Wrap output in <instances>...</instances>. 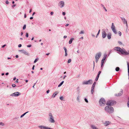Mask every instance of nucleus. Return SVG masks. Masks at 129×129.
Masks as SVG:
<instances>
[{
    "instance_id": "obj_1",
    "label": "nucleus",
    "mask_w": 129,
    "mask_h": 129,
    "mask_svg": "<svg viewBox=\"0 0 129 129\" xmlns=\"http://www.w3.org/2000/svg\"><path fill=\"white\" fill-rule=\"evenodd\" d=\"M114 50L119 52L118 53L119 54H122L124 55H126L127 54V51L125 49L123 48H122L119 47H116L114 48Z\"/></svg>"
},
{
    "instance_id": "obj_2",
    "label": "nucleus",
    "mask_w": 129,
    "mask_h": 129,
    "mask_svg": "<svg viewBox=\"0 0 129 129\" xmlns=\"http://www.w3.org/2000/svg\"><path fill=\"white\" fill-rule=\"evenodd\" d=\"M105 110L107 112L110 113L114 111L113 108L111 106H107L105 108Z\"/></svg>"
},
{
    "instance_id": "obj_3",
    "label": "nucleus",
    "mask_w": 129,
    "mask_h": 129,
    "mask_svg": "<svg viewBox=\"0 0 129 129\" xmlns=\"http://www.w3.org/2000/svg\"><path fill=\"white\" fill-rule=\"evenodd\" d=\"M48 118L50 122L51 123H54L55 122L54 118L52 113H50L48 114Z\"/></svg>"
},
{
    "instance_id": "obj_4",
    "label": "nucleus",
    "mask_w": 129,
    "mask_h": 129,
    "mask_svg": "<svg viewBox=\"0 0 129 129\" xmlns=\"http://www.w3.org/2000/svg\"><path fill=\"white\" fill-rule=\"evenodd\" d=\"M99 103L101 106H104L106 104V101L104 98H102L100 99Z\"/></svg>"
},
{
    "instance_id": "obj_5",
    "label": "nucleus",
    "mask_w": 129,
    "mask_h": 129,
    "mask_svg": "<svg viewBox=\"0 0 129 129\" xmlns=\"http://www.w3.org/2000/svg\"><path fill=\"white\" fill-rule=\"evenodd\" d=\"M101 52H99L96 54L95 56V58L96 59L95 61L96 62H98L99 59L101 56Z\"/></svg>"
},
{
    "instance_id": "obj_6",
    "label": "nucleus",
    "mask_w": 129,
    "mask_h": 129,
    "mask_svg": "<svg viewBox=\"0 0 129 129\" xmlns=\"http://www.w3.org/2000/svg\"><path fill=\"white\" fill-rule=\"evenodd\" d=\"M116 102L115 101L112 100H109L107 102L106 105H107L112 106L114 104H116Z\"/></svg>"
},
{
    "instance_id": "obj_7",
    "label": "nucleus",
    "mask_w": 129,
    "mask_h": 129,
    "mask_svg": "<svg viewBox=\"0 0 129 129\" xmlns=\"http://www.w3.org/2000/svg\"><path fill=\"white\" fill-rule=\"evenodd\" d=\"M93 81L92 80L90 79L88 81H84L82 82L83 85L91 84L92 83Z\"/></svg>"
},
{
    "instance_id": "obj_8",
    "label": "nucleus",
    "mask_w": 129,
    "mask_h": 129,
    "mask_svg": "<svg viewBox=\"0 0 129 129\" xmlns=\"http://www.w3.org/2000/svg\"><path fill=\"white\" fill-rule=\"evenodd\" d=\"M111 28L112 30L114 33L115 34H116L117 33V32L115 29V27L114 26L113 23H112Z\"/></svg>"
},
{
    "instance_id": "obj_9",
    "label": "nucleus",
    "mask_w": 129,
    "mask_h": 129,
    "mask_svg": "<svg viewBox=\"0 0 129 129\" xmlns=\"http://www.w3.org/2000/svg\"><path fill=\"white\" fill-rule=\"evenodd\" d=\"M21 94L20 93L18 92H16L11 94L10 95L12 96H18Z\"/></svg>"
},
{
    "instance_id": "obj_10",
    "label": "nucleus",
    "mask_w": 129,
    "mask_h": 129,
    "mask_svg": "<svg viewBox=\"0 0 129 129\" xmlns=\"http://www.w3.org/2000/svg\"><path fill=\"white\" fill-rule=\"evenodd\" d=\"M58 6L61 8L63 7L64 6V2L63 1H60L58 3Z\"/></svg>"
},
{
    "instance_id": "obj_11",
    "label": "nucleus",
    "mask_w": 129,
    "mask_h": 129,
    "mask_svg": "<svg viewBox=\"0 0 129 129\" xmlns=\"http://www.w3.org/2000/svg\"><path fill=\"white\" fill-rule=\"evenodd\" d=\"M122 20V21L123 23L124 24H126V26L127 27H128L127 24L126 20L124 17H120Z\"/></svg>"
},
{
    "instance_id": "obj_12",
    "label": "nucleus",
    "mask_w": 129,
    "mask_h": 129,
    "mask_svg": "<svg viewBox=\"0 0 129 129\" xmlns=\"http://www.w3.org/2000/svg\"><path fill=\"white\" fill-rule=\"evenodd\" d=\"M38 127L41 129H52V128L49 127L42 125L39 126Z\"/></svg>"
},
{
    "instance_id": "obj_13",
    "label": "nucleus",
    "mask_w": 129,
    "mask_h": 129,
    "mask_svg": "<svg viewBox=\"0 0 129 129\" xmlns=\"http://www.w3.org/2000/svg\"><path fill=\"white\" fill-rule=\"evenodd\" d=\"M103 124L104 125V126H107L110 124H111V122L110 121H106L104 122Z\"/></svg>"
},
{
    "instance_id": "obj_14",
    "label": "nucleus",
    "mask_w": 129,
    "mask_h": 129,
    "mask_svg": "<svg viewBox=\"0 0 129 129\" xmlns=\"http://www.w3.org/2000/svg\"><path fill=\"white\" fill-rule=\"evenodd\" d=\"M19 51L21 52L22 53L26 55H29L28 53L26 51L24 50H19Z\"/></svg>"
},
{
    "instance_id": "obj_15",
    "label": "nucleus",
    "mask_w": 129,
    "mask_h": 129,
    "mask_svg": "<svg viewBox=\"0 0 129 129\" xmlns=\"http://www.w3.org/2000/svg\"><path fill=\"white\" fill-rule=\"evenodd\" d=\"M123 92V90L121 89L120 92L118 93V94H115V96H119L121 95Z\"/></svg>"
},
{
    "instance_id": "obj_16",
    "label": "nucleus",
    "mask_w": 129,
    "mask_h": 129,
    "mask_svg": "<svg viewBox=\"0 0 129 129\" xmlns=\"http://www.w3.org/2000/svg\"><path fill=\"white\" fill-rule=\"evenodd\" d=\"M107 34L105 32V31H103L102 32V37L103 38H105Z\"/></svg>"
},
{
    "instance_id": "obj_17",
    "label": "nucleus",
    "mask_w": 129,
    "mask_h": 129,
    "mask_svg": "<svg viewBox=\"0 0 129 129\" xmlns=\"http://www.w3.org/2000/svg\"><path fill=\"white\" fill-rule=\"evenodd\" d=\"M58 92L56 91L53 94L52 97L54 98L56 96L58 93Z\"/></svg>"
},
{
    "instance_id": "obj_18",
    "label": "nucleus",
    "mask_w": 129,
    "mask_h": 129,
    "mask_svg": "<svg viewBox=\"0 0 129 129\" xmlns=\"http://www.w3.org/2000/svg\"><path fill=\"white\" fill-rule=\"evenodd\" d=\"M111 33H110L107 34V37L108 39H110L111 38Z\"/></svg>"
},
{
    "instance_id": "obj_19",
    "label": "nucleus",
    "mask_w": 129,
    "mask_h": 129,
    "mask_svg": "<svg viewBox=\"0 0 129 129\" xmlns=\"http://www.w3.org/2000/svg\"><path fill=\"white\" fill-rule=\"evenodd\" d=\"M91 127L92 129H99L94 125H91Z\"/></svg>"
},
{
    "instance_id": "obj_20",
    "label": "nucleus",
    "mask_w": 129,
    "mask_h": 129,
    "mask_svg": "<svg viewBox=\"0 0 129 129\" xmlns=\"http://www.w3.org/2000/svg\"><path fill=\"white\" fill-rule=\"evenodd\" d=\"M127 66L128 68V79H129V63L128 62H127Z\"/></svg>"
},
{
    "instance_id": "obj_21",
    "label": "nucleus",
    "mask_w": 129,
    "mask_h": 129,
    "mask_svg": "<svg viewBox=\"0 0 129 129\" xmlns=\"http://www.w3.org/2000/svg\"><path fill=\"white\" fill-rule=\"evenodd\" d=\"M74 40V38H71L69 41V44H71L72 43L73 41Z\"/></svg>"
},
{
    "instance_id": "obj_22",
    "label": "nucleus",
    "mask_w": 129,
    "mask_h": 129,
    "mask_svg": "<svg viewBox=\"0 0 129 129\" xmlns=\"http://www.w3.org/2000/svg\"><path fill=\"white\" fill-rule=\"evenodd\" d=\"M94 87L92 86L91 89V92L92 94H93V92H94Z\"/></svg>"
},
{
    "instance_id": "obj_23",
    "label": "nucleus",
    "mask_w": 129,
    "mask_h": 129,
    "mask_svg": "<svg viewBox=\"0 0 129 129\" xmlns=\"http://www.w3.org/2000/svg\"><path fill=\"white\" fill-rule=\"evenodd\" d=\"M28 111L27 112L24 114H22V115H21L20 116V117L22 118V117L23 116H24L27 113H28Z\"/></svg>"
},
{
    "instance_id": "obj_24",
    "label": "nucleus",
    "mask_w": 129,
    "mask_h": 129,
    "mask_svg": "<svg viewBox=\"0 0 129 129\" xmlns=\"http://www.w3.org/2000/svg\"><path fill=\"white\" fill-rule=\"evenodd\" d=\"M64 81H62V82H61L58 85V87H59L64 82Z\"/></svg>"
},
{
    "instance_id": "obj_25",
    "label": "nucleus",
    "mask_w": 129,
    "mask_h": 129,
    "mask_svg": "<svg viewBox=\"0 0 129 129\" xmlns=\"http://www.w3.org/2000/svg\"><path fill=\"white\" fill-rule=\"evenodd\" d=\"M80 96L79 95L77 96V101L79 102H80Z\"/></svg>"
},
{
    "instance_id": "obj_26",
    "label": "nucleus",
    "mask_w": 129,
    "mask_h": 129,
    "mask_svg": "<svg viewBox=\"0 0 129 129\" xmlns=\"http://www.w3.org/2000/svg\"><path fill=\"white\" fill-rule=\"evenodd\" d=\"M120 69V68L119 67H117L116 68H115V70L116 71H118Z\"/></svg>"
},
{
    "instance_id": "obj_27",
    "label": "nucleus",
    "mask_w": 129,
    "mask_h": 129,
    "mask_svg": "<svg viewBox=\"0 0 129 129\" xmlns=\"http://www.w3.org/2000/svg\"><path fill=\"white\" fill-rule=\"evenodd\" d=\"M99 77V75H97V76H96V78L95 79V80L96 81H97L98 80V79Z\"/></svg>"
},
{
    "instance_id": "obj_28",
    "label": "nucleus",
    "mask_w": 129,
    "mask_h": 129,
    "mask_svg": "<svg viewBox=\"0 0 129 129\" xmlns=\"http://www.w3.org/2000/svg\"><path fill=\"white\" fill-rule=\"evenodd\" d=\"M96 84V82H94L93 85H92V86L93 87H94Z\"/></svg>"
},
{
    "instance_id": "obj_29",
    "label": "nucleus",
    "mask_w": 129,
    "mask_h": 129,
    "mask_svg": "<svg viewBox=\"0 0 129 129\" xmlns=\"http://www.w3.org/2000/svg\"><path fill=\"white\" fill-rule=\"evenodd\" d=\"M100 29H99V31H98V33H97V35H96V38H97V36H98V35H99V33H100Z\"/></svg>"
},
{
    "instance_id": "obj_30",
    "label": "nucleus",
    "mask_w": 129,
    "mask_h": 129,
    "mask_svg": "<svg viewBox=\"0 0 129 129\" xmlns=\"http://www.w3.org/2000/svg\"><path fill=\"white\" fill-rule=\"evenodd\" d=\"M107 56V54H104V57L103 58H104V59H106V57Z\"/></svg>"
},
{
    "instance_id": "obj_31",
    "label": "nucleus",
    "mask_w": 129,
    "mask_h": 129,
    "mask_svg": "<svg viewBox=\"0 0 129 129\" xmlns=\"http://www.w3.org/2000/svg\"><path fill=\"white\" fill-rule=\"evenodd\" d=\"M59 99L61 100L62 101L63 100V97L62 96H60L59 97Z\"/></svg>"
},
{
    "instance_id": "obj_32",
    "label": "nucleus",
    "mask_w": 129,
    "mask_h": 129,
    "mask_svg": "<svg viewBox=\"0 0 129 129\" xmlns=\"http://www.w3.org/2000/svg\"><path fill=\"white\" fill-rule=\"evenodd\" d=\"M84 33V31L83 30L81 31L80 33L79 34H83Z\"/></svg>"
},
{
    "instance_id": "obj_33",
    "label": "nucleus",
    "mask_w": 129,
    "mask_h": 129,
    "mask_svg": "<svg viewBox=\"0 0 129 129\" xmlns=\"http://www.w3.org/2000/svg\"><path fill=\"white\" fill-rule=\"evenodd\" d=\"M26 25L25 24H24L23 27V30L25 29L26 28Z\"/></svg>"
},
{
    "instance_id": "obj_34",
    "label": "nucleus",
    "mask_w": 129,
    "mask_h": 129,
    "mask_svg": "<svg viewBox=\"0 0 129 129\" xmlns=\"http://www.w3.org/2000/svg\"><path fill=\"white\" fill-rule=\"evenodd\" d=\"M0 125L3 126L4 125V124L2 122H0Z\"/></svg>"
},
{
    "instance_id": "obj_35",
    "label": "nucleus",
    "mask_w": 129,
    "mask_h": 129,
    "mask_svg": "<svg viewBox=\"0 0 129 129\" xmlns=\"http://www.w3.org/2000/svg\"><path fill=\"white\" fill-rule=\"evenodd\" d=\"M71 59H68V63H69L71 62Z\"/></svg>"
},
{
    "instance_id": "obj_36",
    "label": "nucleus",
    "mask_w": 129,
    "mask_h": 129,
    "mask_svg": "<svg viewBox=\"0 0 129 129\" xmlns=\"http://www.w3.org/2000/svg\"><path fill=\"white\" fill-rule=\"evenodd\" d=\"M128 101L127 103V105L128 107H129V97L128 98Z\"/></svg>"
},
{
    "instance_id": "obj_37",
    "label": "nucleus",
    "mask_w": 129,
    "mask_h": 129,
    "mask_svg": "<svg viewBox=\"0 0 129 129\" xmlns=\"http://www.w3.org/2000/svg\"><path fill=\"white\" fill-rule=\"evenodd\" d=\"M84 100L87 103H88V101L87 99L85 98L84 99Z\"/></svg>"
},
{
    "instance_id": "obj_38",
    "label": "nucleus",
    "mask_w": 129,
    "mask_h": 129,
    "mask_svg": "<svg viewBox=\"0 0 129 129\" xmlns=\"http://www.w3.org/2000/svg\"><path fill=\"white\" fill-rule=\"evenodd\" d=\"M118 33L119 35L120 36H121V32H120V31H118Z\"/></svg>"
},
{
    "instance_id": "obj_39",
    "label": "nucleus",
    "mask_w": 129,
    "mask_h": 129,
    "mask_svg": "<svg viewBox=\"0 0 129 129\" xmlns=\"http://www.w3.org/2000/svg\"><path fill=\"white\" fill-rule=\"evenodd\" d=\"M38 60V59L37 58H36L35 59L34 61V63H36Z\"/></svg>"
},
{
    "instance_id": "obj_40",
    "label": "nucleus",
    "mask_w": 129,
    "mask_h": 129,
    "mask_svg": "<svg viewBox=\"0 0 129 129\" xmlns=\"http://www.w3.org/2000/svg\"><path fill=\"white\" fill-rule=\"evenodd\" d=\"M105 59H104V58H103L101 62L104 63V60H105Z\"/></svg>"
},
{
    "instance_id": "obj_41",
    "label": "nucleus",
    "mask_w": 129,
    "mask_h": 129,
    "mask_svg": "<svg viewBox=\"0 0 129 129\" xmlns=\"http://www.w3.org/2000/svg\"><path fill=\"white\" fill-rule=\"evenodd\" d=\"M12 86L13 87H14L16 86V85L15 84H13Z\"/></svg>"
},
{
    "instance_id": "obj_42",
    "label": "nucleus",
    "mask_w": 129,
    "mask_h": 129,
    "mask_svg": "<svg viewBox=\"0 0 129 129\" xmlns=\"http://www.w3.org/2000/svg\"><path fill=\"white\" fill-rule=\"evenodd\" d=\"M63 49L65 51V52L67 51V49L65 47H63Z\"/></svg>"
},
{
    "instance_id": "obj_43",
    "label": "nucleus",
    "mask_w": 129,
    "mask_h": 129,
    "mask_svg": "<svg viewBox=\"0 0 129 129\" xmlns=\"http://www.w3.org/2000/svg\"><path fill=\"white\" fill-rule=\"evenodd\" d=\"M118 43L120 45H122V43L120 41H118Z\"/></svg>"
},
{
    "instance_id": "obj_44",
    "label": "nucleus",
    "mask_w": 129,
    "mask_h": 129,
    "mask_svg": "<svg viewBox=\"0 0 129 129\" xmlns=\"http://www.w3.org/2000/svg\"><path fill=\"white\" fill-rule=\"evenodd\" d=\"M25 36L26 37H27V38L28 37V33H26V35H25Z\"/></svg>"
},
{
    "instance_id": "obj_45",
    "label": "nucleus",
    "mask_w": 129,
    "mask_h": 129,
    "mask_svg": "<svg viewBox=\"0 0 129 129\" xmlns=\"http://www.w3.org/2000/svg\"><path fill=\"white\" fill-rule=\"evenodd\" d=\"M6 3L7 4H9V3L8 0H7L6 1Z\"/></svg>"
},
{
    "instance_id": "obj_46",
    "label": "nucleus",
    "mask_w": 129,
    "mask_h": 129,
    "mask_svg": "<svg viewBox=\"0 0 129 129\" xmlns=\"http://www.w3.org/2000/svg\"><path fill=\"white\" fill-rule=\"evenodd\" d=\"M65 52V56H67L68 55L67 51H66V52Z\"/></svg>"
},
{
    "instance_id": "obj_47",
    "label": "nucleus",
    "mask_w": 129,
    "mask_h": 129,
    "mask_svg": "<svg viewBox=\"0 0 129 129\" xmlns=\"http://www.w3.org/2000/svg\"><path fill=\"white\" fill-rule=\"evenodd\" d=\"M62 14L64 16L66 14V13L64 12H63L62 13Z\"/></svg>"
},
{
    "instance_id": "obj_48",
    "label": "nucleus",
    "mask_w": 129,
    "mask_h": 129,
    "mask_svg": "<svg viewBox=\"0 0 129 129\" xmlns=\"http://www.w3.org/2000/svg\"><path fill=\"white\" fill-rule=\"evenodd\" d=\"M31 45H27V47H31Z\"/></svg>"
},
{
    "instance_id": "obj_49",
    "label": "nucleus",
    "mask_w": 129,
    "mask_h": 129,
    "mask_svg": "<svg viewBox=\"0 0 129 129\" xmlns=\"http://www.w3.org/2000/svg\"><path fill=\"white\" fill-rule=\"evenodd\" d=\"M101 71H99L98 73V75L100 76V74L101 73Z\"/></svg>"
},
{
    "instance_id": "obj_50",
    "label": "nucleus",
    "mask_w": 129,
    "mask_h": 129,
    "mask_svg": "<svg viewBox=\"0 0 129 129\" xmlns=\"http://www.w3.org/2000/svg\"><path fill=\"white\" fill-rule=\"evenodd\" d=\"M22 45L21 44H19L18 45V47H21Z\"/></svg>"
},
{
    "instance_id": "obj_51",
    "label": "nucleus",
    "mask_w": 129,
    "mask_h": 129,
    "mask_svg": "<svg viewBox=\"0 0 129 129\" xmlns=\"http://www.w3.org/2000/svg\"><path fill=\"white\" fill-rule=\"evenodd\" d=\"M6 46V44H5L4 45H3L2 47V48H4V47H5Z\"/></svg>"
},
{
    "instance_id": "obj_52",
    "label": "nucleus",
    "mask_w": 129,
    "mask_h": 129,
    "mask_svg": "<svg viewBox=\"0 0 129 129\" xmlns=\"http://www.w3.org/2000/svg\"><path fill=\"white\" fill-rule=\"evenodd\" d=\"M16 6V5L14 4L12 5V8H14V7H15Z\"/></svg>"
},
{
    "instance_id": "obj_53",
    "label": "nucleus",
    "mask_w": 129,
    "mask_h": 129,
    "mask_svg": "<svg viewBox=\"0 0 129 129\" xmlns=\"http://www.w3.org/2000/svg\"><path fill=\"white\" fill-rule=\"evenodd\" d=\"M35 67V66L34 65H33L32 68V69L33 70H34V69Z\"/></svg>"
},
{
    "instance_id": "obj_54",
    "label": "nucleus",
    "mask_w": 129,
    "mask_h": 129,
    "mask_svg": "<svg viewBox=\"0 0 129 129\" xmlns=\"http://www.w3.org/2000/svg\"><path fill=\"white\" fill-rule=\"evenodd\" d=\"M53 13H54L53 12H51L50 13V14L51 15H52L53 14Z\"/></svg>"
},
{
    "instance_id": "obj_55",
    "label": "nucleus",
    "mask_w": 129,
    "mask_h": 129,
    "mask_svg": "<svg viewBox=\"0 0 129 129\" xmlns=\"http://www.w3.org/2000/svg\"><path fill=\"white\" fill-rule=\"evenodd\" d=\"M49 91H50V90H47V91H46V92L47 93H49Z\"/></svg>"
},
{
    "instance_id": "obj_56",
    "label": "nucleus",
    "mask_w": 129,
    "mask_h": 129,
    "mask_svg": "<svg viewBox=\"0 0 129 129\" xmlns=\"http://www.w3.org/2000/svg\"><path fill=\"white\" fill-rule=\"evenodd\" d=\"M112 51V50H110L109 52V54H108V56L110 55V53H111V52Z\"/></svg>"
},
{
    "instance_id": "obj_57",
    "label": "nucleus",
    "mask_w": 129,
    "mask_h": 129,
    "mask_svg": "<svg viewBox=\"0 0 129 129\" xmlns=\"http://www.w3.org/2000/svg\"><path fill=\"white\" fill-rule=\"evenodd\" d=\"M18 79H17L16 81H15V83H18Z\"/></svg>"
},
{
    "instance_id": "obj_58",
    "label": "nucleus",
    "mask_w": 129,
    "mask_h": 129,
    "mask_svg": "<svg viewBox=\"0 0 129 129\" xmlns=\"http://www.w3.org/2000/svg\"><path fill=\"white\" fill-rule=\"evenodd\" d=\"M103 63H103L101 62V67H102L103 65Z\"/></svg>"
},
{
    "instance_id": "obj_59",
    "label": "nucleus",
    "mask_w": 129,
    "mask_h": 129,
    "mask_svg": "<svg viewBox=\"0 0 129 129\" xmlns=\"http://www.w3.org/2000/svg\"><path fill=\"white\" fill-rule=\"evenodd\" d=\"M33 17H30V19H31H31H33Z\"/></svg>"
},
{
    "instance_id": "obj_60",
    "label": "nucleus",
    "mask_w": 129,
    "mask_h": 129,
    "mask_svg": "<svg viewBox=\"0 0 129 129\" xmlns=\"http://www.w3.org/2000/svg\"><path fill=\"white\" fill-rule=\"evenodd\" d=\"M103 8L106 12L107 11V10L105 7H104Z\"/></svg>"
},
{
    "instance_id": "obj_61",
    "label": "nucleus",
    "mask_w": 129,
    "mask_h": 129,
    "mask_svg": "<svg viewBox=\"0 0 129 129\" xmlns=\"http://www.w3.org/2000/svg\"><path fill=\"white\" fill-rule=\"evenodd\" d=\"M67 37V36H64L63 37V38H64V39H65V38H66Z\"/></svg>"
},
{
    "instance_id": "obj_62",
    "label": "nucleus",
    "mask_w": 129,
    "mask_h": 129,
    "mask_svg": "<svg viewBox=\"0 0 129 129\" xmlns=\"http://www.w3.org/2000/svg\"><path fill=\"white\" fill-rule=\"evenodd\" d=\"M15 57L16 58H17L18 57V55H16Z\"/></svg>"
},
{
    "instance_id": "obj_63",
    "label": "nucleus",
    "mask_w": 129,
    "mask_h": 129,
    "mask_svg": "<svg viewBox=\"0 0 129 129\" xmlns=\"http://www.w3.org/2000/svg\"><path fill=\"white\" fill-rule=\"evenodd\" d=\"M26 14H25L24 15V18H26Z\"/></svg>"
},
{
    "instance_id": "obj_64",
    "label": "nucleus",
    "mask_w": 129,
    "mask_h": 129,
    "mask_svg": "<svg viewBox=\"0 0 129 129\" xmlns=\"http://www.w3.org/2000/svg\"><path fill=\"white\" fill-rule=\"evenodd\" d=\"M127 54L126 55L129 54V51H128V52H127Z\"/></svg>"
}]
</instances>
